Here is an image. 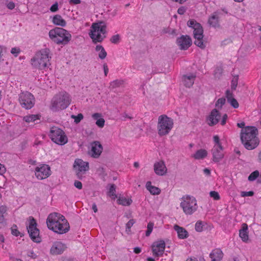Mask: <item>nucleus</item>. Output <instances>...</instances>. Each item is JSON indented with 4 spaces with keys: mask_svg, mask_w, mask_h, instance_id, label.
Returning a JSON list of instances; mask_svg holds the SVG:
<instances>
[{
    "mask_svg": "<svg viewBox=\"0 0 261 261\" xmlns=\"http://www.w3.org/2000/svg\"><path fill=\"white\" fill-rule=\"evenodd\" d=\"M47 227L59 234H63L69 230V224L62 215L53 213L50 214L46 220Z\"/></svg>",
    "mask_w": 261,
    "mask_h": 261,
    "instance_id": "nucleus-1",
    "label": "nucleus"
},
{
    "mask_svg": "<svg viewBox=\"0 0 261 261\" xmlns=\"http://www.w3.org/2000/svg\"><path fill=\"white\" fill-rule=\"evenodd\" d=\"M257 129L254 126H246L242 129L241 140L244 147L248 150H252L257 147L259 140L257 137Z\"/></svg>",
    "mask_w": 261,
    "mask_h": 261,
    "instance_id": "nucleus-2",
    "label": "nucleus"
},
{
    "mask_svg": "<svg viewBox=\"0 0 261 261\" xmlns=\"http://www.w3.org/2000/svg\"><path fill=\"white\" fill-rule=\"evenodd\" d=\"M51 56L52 54L49 48H43L36 52L31 59V64L33 67L40 70L48 68L51 64L50 60Z\"/></svg>",
    "mask_w": 261,
    "mask_h": 261,
    "instance_id": "nucleus-3",
    "label": "nucleus"
},
{
    "mask_svg": "<svg viewBox=\"0 0 261 261\" xmlns=\"http://www.w3.org/2000/svg\"><path fill=\"white\" fill-rule=\"evenodd\" d=\"M71 98L65 91H62L55 95L51 99L50 109L57 112L66 109L70 104Z\"/></svg>",
    "mask_w": 261,
    "mask_h": 261,
    "instance_id": "nucleus-4",
    "label": "nucleus"
},
{
    "mask_svg": "<svg viewBox=\"0 0 261 261\" xmlns=\"http://www.w3.org/2000/svg\"><path fill=\"white\" fill-rule=\"evenodd\" d=\"M49 37L57 44H67L71 40V34L66 30L61 28H56L49 32Z\"/></svg>",
    "mask_w": 261,
    "mask_h": 261,
    "instance_id": "nucleus-5",
    "label": "nucleus"
},
{
    "mask_svg": "<svg viewBox=\"0 0 261 261\" xmlns=\"http://www.w3.org/2000/svg\"><path fill=\"white\" fill-rule=\"evenodd\" d=\"M106 25L103 22L94 23L91 26L89 36L94 43L101 42L106 38Z\"/></svg>",
    "mask_w": 261,
    "mask_h": 261,
    "instance_id": "nucleus-6",
    "label": "nucleus"
},
{
    "mask_svg": "<svg viewBox=\"0 0 261 261\" xmlns=\"http://www.w3.org/2000/svg\"><path fill=\"white\" fill-rule=\"evenodd\" d=\"M173 120L166 115H162L158 118V133L160 136L168 135L173 127Z\"/></svg>",
    "mask_w": 261,
    "mask_h": 261,
    "instance_id": "nucleus-7",
    "label": "nucleus"
},
{
    "mask_svg": "<svg viewBox=\"0 0 261 261\" xmlns=\"http://www.w3.org/2000/svg\"><path fill=\"white\" fill-rule=\"evenodd\" d=\"M180 206L186 215L193 214L198 208L196 199L194 197L189 195L182 197Z\"/></svg>",
    "mask_w": 261,
    "mask_h": 261,
    "instance_id": "nucleus-8",
    "label": "nucleus"
},
{
    "mask_svg": "<svg viewBox=\"0 0 261 261\" xmlns=\"http://www.w3.org/2000/svg\"><path fill=\"white\" fill-rule=\"evenodd\" d=\"M213 140L214 145L211 150L212 160L215 163H218L221 161L224 156L223 147L218 135L214 136Z\"/></svg>",
    "mask_w": 261,
    "mask_h": 261,
    "instance_id": "nucleus-9",
    "label": "nucleus"
},
{
    "mask_svg": "<svg viewBox=\"0 0 261 261\" xmlns=\"http://www.w3.org/2000/svg\"><path fill=\"white\" fill-rule=\"evenodd\" d=\"M49 136L54 142L59 145H64L68 141L67 137L64 131L56 126L51 127Z\"/></svg>",
    "mask_w": 261,
    "mask_h": 261,
    "instance_id": "nucleus-10",
    "label": "nucleus"
},
{
    "mask_svg": "<svg viewBox=\"0 0 261 261\" xmlns=\"http://www.w3.org/2000/svg\"><path fill=\"white\" fill-rule=\"evenodd\" d=\"M27 229L30 238L34 242L40 243L41 241L39 230L37 228L36 221L33 217H29V224L27 225Z\"/></svg>",
    "mask_w": 261,
    "mask_h": 261,
    "instance_id": "nucleus-11",
    "label": "nucleus"
},
{
    "mask_svg": "<svg viewBox=\"0 0 261 261\" xmlns=\"http://www.w3.org/2000/svg\"><path fill=\"white\" fill-rule=\"evenodd\" d=\"M73 168L77 177L82 179L83 175L89 169V163L84 162L82 159H76L74 161Z\"/></svg>",
    "mask_w": 261,
    "mask_h": 261,
    "instance_id": "nucleus-12",
    "label": "nucleus"
},
{
    "mask_svg": "<svg viewBox=\"0 0 261 261\" xmlns=\"http://www.w3.org/2000/svg\"><path fill=\"white\" fill-rule=\"evenodd\" d=\"M19 100L21 106L25 109H31L35 101L34 96L29 92L21 93L19 94Z\"/></svg>",
    "mask_w": 261,
    "mask_h": 261,
    "instance_id": "nucleus-13",
    "label": "nucleus"
},
{
    "mask_svg": "<svg viewBox=\"0 0 261 261\" xmlns=\"http://www.w3.org/2000/svg\"><path fill=\"white\" fill-rule=\"evenodd\" d=\"M35 175L38 179L47 178L51 174L50 167L46 164H41L35 168Z\"/></svg>",
    "mask_w": 261,
    "mask_h": 261,
    "instance_id": "nucleus-14",
    "label": "nucleus"
},
{
    "mask_svg": "<svg viewBox=\"0 0 261 261\" xmlns=\"http://www.w3.org/2000/svg\"><path fill=\"white\" fill-rule=\"evenodd\" d=\"M222 12L225 14H227V11L223 9L221 10H217L212 14L210 16L208 23L212 27L215 28H219L220 27L219 21L220 18L222 15Z\"/></svg>",
    "mask_w": 261,
    "mask_h": 261,
    "instance_id": "nucleus-15",
    "label": "nucleus"
},
{
    "mask_svg": "<svg viewBox=\"0 0 261 261\" xmlns=\"http://www.w3.org/2000/svg\"><path fill=\"white\" fill-rule=\"evenodd\" d=\"M165 243L163 240L154 242L151 246L153 256L158 257L162 256L165 251Z\"/></svg>",
    "mask_w": 261,
    "mask_h": 261,
    "instance_id": "nucleus-16",
    "label": "nucleus"
},
{
    "mask_svg": "<svg viewBox=\"0 0 261 261\" xmlns=\"http://www.w3.org/2000/svg\"><path fill=\"white\" fill-rule=\"evenodd\" d=\"M66 245L60 241L55 242L50 249V253L53 255L62 254L66 249Z\"/></svg>",
    "mask_w": 261,
    "mask_h": 261,
    "instance_id": "nucleus-17",
    "label": "nucleus"
},
{
    "mask_svg": "<svg viewBox=\"0 0 261 261\" xmlns=\"http://www.w3.org/2000/svg\"><path fill=\"white\" fill-rule=\"evenodd\" d=\"M176 43L180 49H187L192 44L191 38L188 35H182L176 40Z\"/></svg>",
    "mask_w": 261,
    "mask_h": 261,
    "instance_id": "nucleus-18",
    "label": "nucleus"
},
{
    "mask_svg": "<svg viewBox=\"0 0 261 261\" xmlns=\"http://www.w3.org/2000/svg\"><path fill=\"white\" fill-rule=\"evenodd\" d=\"M91 149L89 154L94 158H98L102 151V146L98 141H94L91 144Z\"/></svg>",
    "mask_w": 261,
    "mask_h": 261,
    "instance_id": "nucleus-19",
    "label": "nucleus"
},
{
    "mask_svg": "<svg viewBox=\"0 0 261 261\" xmlns=\"http://www.w3.org/2000/svg\"><path fill=\"white\" fill-rule=\"evenodd\" d=\"M221 118L219 112L216 109H213L207 118V124L210 126H213L218 123Z\"/></svg>",
    "mask_w": 261,
    "mask_h": 261,
    "instance_id": "nucleus-20",
    "label": "nucleus"
},
{
    "mask_svg": "<svg viewBox=\"0 0 261 261\" xmlns=\"http://www.w3.org/2000/svg\"><path fill=\"white\" fill-rule=\"evenodd\" d=\"M153 169L155 173L160 176L165 175L167 171L165 164L163 161L155 163Z\"/></svg>",
    "mask_w": 261,
    "mask_h": 261,
    "instance_id": "nucleus-21",
    "label": "nucleus"
},
{
    "mask_svg": "<svg viewBox=\"0 0 261 261\" xmlns=\"http://www.w3.org/2000/svg\"><path fill=\"white\" fill-rule=\"evenodd\" d=\"M239 236L244 242H247L248 240V228L246 223L242 224L241 229L239 230Z\"/></svg>",
    "mask_w": 261,
    "mask_h": 261,
    "instance_id": "nucleus-22",
    "label": "nucleus"
},
{
    "mask_svg": "<svg viewBox=\"0 0 261 261\" xmlns=\"http://www.w3.org/2000/svg\"><path fill=\"white\" fill-rule=\"evenodd\" d=\"M195 77L196 75L192 73L183 75L182 80L184 84L187 87H191L194 83Z\"/></svg>",
    "mask_w": 261,
    "mask_h": 261,
    "instance_id": "nucleus-23",
    "label": "nucleus"
},
{
    "mask_svg": "<svg viewBox=\"0 0 261 261\" xmlns=\"http://www.w3.org/2000/svg\"><path fill=\"white\" fill-rule=\"evenodd\" d=\"M174 229L176 231L178 237L180 239H185L189 237V233L184 227H180L177 225L174 226Z\"/></svg>",
    "mask_w": 261,
    "mask_h": 261,
    "instance_id": "nucleus-24",
    "label": "nucleus"
},
{
    "mask_svg": "<svg viewBox=\"0 0 261 261\" xmlns=\"http://www.w3.org/2000/svg\"><path fill=\"white\" fill-rule=\"evenodd\" d=\"M225 94L227 101L230 105L234 109L238 108L239 105L237 100L233 97L232 93L230 90H227L226 91Z\"/></svg>",
    "mask_w": 261,
    "mask_h": 261,
    "instance_id": "nucleus-25",
    "label": "nucleus"
},
{
    "mask_svg": "<svg viewBox=\"0 0 261 261\" xmlns=\"http://www.w3.org/2000/svg\"><path fill=\"white\" fill-rule=\"evenodd\" d=\"M223 256L222 251L220 249L213 250L210 254L212 261H220Z\"/></svg>",
    "mask_w": 261,
    "mask_h": 261,
    "instance_id": "nucleus-26",
    "label": "nucleus"
},
{
    "mask_svg": "<svg viewBox=\"0 0 261 261\" xmlns=\"http://www.w3.org/2000/svg\"><path fill=\"white\" fill-rule=\"evenodd\" d=\"M53 22L57 25L61 27H65L66 24V21L63 19L62 16L60 15H56L53 19Z\"/></svg>",
    "mask_w": 261,
    "mask_h": 261,
    "instance_id": "nucleus-27",
    "label": "nucleus"
},
{
    "mask_svg": "<svg viewBox=\"0 0 261 261\" xmlns=\"http://www.w3.org/2000/svg\"><path fill=\"white\" fill-rule=\"evenodd\" d=\"M146 187L152 195H159L161 192L160 189L158 187L152 186L150 181L146 182Z\"/></svg>",
    "mask_w": 261,
    "mask_h": 261,
    "instance_id": "nucleus-28",
    "label": "nucleus"
},
{
    "mask_svg": "<svg viewBox=\"0 0 261 261\" xmlns=\"http://www.w3.org/2000/svg\"><path fill=\"white\" fill-rule=\"evenodd\" d=\"M207 155V152L206 150L201 149L198 150L195 154L192 155L196 160L203 159L205 158Z\"/></svg>",
    "mask_w": 261,
    "mask_h": 261,
    "instance_id": "nucleus-29",
    "label": "nucleus"
},
{
    "mask_svg": "<svg viewBox=\"0 0 261 261\" xmlns=\"http://www.w3.org/2000/svg\"><path fill=\"white\" fill-rule=\"evenodd\" d=\"M40 116L39 115H29L24 116L23 120L27 123L34 122L37 120H40Z\"/></svg>",
    "mask_w": 261,
    "mask_h": 261,
    "instance_id": "nucleus-30",
    "label": "nucleus"
},
{
    "mask_svg": "<svg viewBox=\"0 0 261 261\" xmlns=\"http://www.w3.org/2000/svg\"><path fill=\"white\" fill-rule=\"evenodd\" d=\"M95 50L96 51H99L98 57L100 59L103 60L107 57V53L102 46L100 45H96Z\"/></svg>",
    "mask_w": 261,
    "mask_h": 261,
    "instance_id": "nucleus-31",
    "label": "nucleus"
},
{
    "mask_svg": "<svg viewBox=\"0 0 261 261\" xmlns=\"http://www.w3.org/2000/svg\"><path fill=\"white\" fill-rule=\"evenodd\" d=\"M203 32L201 25L200 24L197 25L196 28H195L193 31L194 38L199 39L200 37H203Z\"/></svg>",
    "mask_w": 261,
    "mask_h": 261,
    "instance_id": "nucleus-32",
    "label": "nucleus"
},
{
    "mask_svg": "<svg viewBox=\"0 0 261 261\" xmlns=\"http://www.w3.org/2000/svg\"><path fill=\"white\" fill-rule=\"evenodd\" d=\"M7 207L5 205L0 206V223L5 222V217L7 215Z\"/></svg>",
    "mask_w": 261,
    "mask_h": 261,
    "instance_id": "nucleus-33",
    "label": "nucleus"
},
{
    "mask_svg": "<svg viewBox=\"0 0 261 261\" xmlns=\"http://www.w3.org/2000/svg\"><path fill=\"white\" fill-rule=\"evenodd\" d=\"M116 188V186L114 184H111L110 185V188L108 191V195L114 199L117 198L115 194Z\"/></svg>",
    "mask_w": 261,
    "mask_h": 261,
    "instance_id": "nucleus-34",
    "label": "nucleus"
},
{
    "mask_svg": "<svg viewBox=\"0 0 261 261\" xmlns=\"http://www.w3.org/2000/svg\"><path fill=\"white\" fill-rule=\"evenodd\" d=\"M124 83V82L123 80H116L111 82L110 87L114 89L120 87L121 86L123 85Z\"/></svg>",
    "mask_w": 261,
    "mask_h": 261,
    "instance_id": "nucleus-35",
    "label": "nucleus"
},
{
    "mask_svg": "<svg viewBox=\"0 0 261 261\" xmlns=\"http://www.w3.org/2000/svg\"><path fill=\"white\" fill-rule=\"evenodd\" d=\"M118 203L122 205H129L132 203V200L126 199L125 197H119L117 200Z\"/></svg>",
    "mask_w": 261,
    "mask_h": 261,
    "instance_id": "nucleus-36",
    "label": "nucleus"
},
{
    "mask_svg": "<svg viewBox=\"0 0 261 261\" xmlns=\"http://www.w3.org/2000/svg\"><path fill=\"white\" fill-rule=\"evenodd\" d=\"M259 175V172L258 170H255L252 172L248 176V179L250 181L255 180Z\"/></svg>",
    "mask_w": 261,
    "mask_h": 261,
    "instance_id": "nucleus-37",
    "label": "nucleus"
},
{
    "mask_svg": "<svg viewBox=\"0 0 261 261\" xmlns=\"http://www.w3.org/2000/svg\"><path fill=\"white\" fill-rule=\"evenodd\" d=\"M195 40L194 41V43L196 45L200 47L202 49L205 48V45L203 42V37H200L199 39L195 38Z\"/></svg>",
    "mask_w": 261,
    "mask_h": 261,
    "instance_id": "nucleus-38",
    "label": "nucleus"
},
{
    "mask_svg": "<svg viewBox=\"0 0 261 261\" xmlns=\"http://www.w3.org/2000/svg\"><path fill=\"white\" fill-rule=\"evenodd\" d=\"M239 77L238 76H234L231 82V88L232 91H234L236 89V88L238 85Z\"/></svg>",
    "mask_w": 261,
    "mask_h": 261,
    "instance_id": "nucleus-39",
    "label": "nucleus"
},
{
    "mask_svg": "<svg viewBox=\"0 0 261 261\" xmlns=\"http://www.w3.org/2000/svg\"><path fill=\"white\" fill-rule=\"evenodd\" d=\"M226 101L225 98H219L216 102L215 106L218 109H221L222 106L225 104Z\"/></svg>",
    "mask_w": 261,
    "mask_h": 261,
    "instance_id": "nucleus-40",
    "label": "nucleus"
},
{
    "mask_svg": "<svg viewBox=\"0 0 261 261\" xmlns=\"http://www.w3.org/2000/svg\"><path fill=\"white\" fill-rule=\"evenodd\" d=\"M203 224L201 221H197L195 225V230L197 232H201L203 230Z\"/></svg>",
    "mask_w": 261,
    "mask_h": 261,
    "instance_id": "nucleus-41",
    "label": "nucleus"
},
{
    "mask_svg": "<svg viewBox=\"0 0 261 261\" xmlns=\"http://www.w3.org/2000/svg\"><path fill=\"white\" fill-rule=\"evenodd\" d=\"M135 223V220L134 219H130L126 224V232L129 234L130 232V228Z\"/></svg>",
    "mask_w": 261,
    "mask_h": 261,
    "instance_id": "nucleus-42",
    "label": "nucleus"
},
{
    "mask_svg": "<svg viewBox=\"0 0 261 261\" xmlns=\"http://www.w3.org/2000/svg\"><path fill=\"white\" fill-rule=\"evenodd\" d=\"M223 72V69L221 67H217L214 71V75L216 77L219 78Z\"/></svg>",
    "mask_w": 261,
    "mask_h": 261,
    "instance_id": "nucleus-43",
    "label": "nucleus"
},
{
    "mask_svg": "<svg viewBox=\"0 0 261 261\" xmlns=\"http://www.w3.org/2000/svg\"><path fill=\"white\" fill-rule=\"evenodd\" d=\"M120 39V35L119 34H116L112 36L110 39V41L112 43L117 44L119 42Z\"/></svg>",
    "mask_w": 261,
    "mask_h": 261,
    "instance_id": "nucleus-44",
    "label": "nucleus"
},
{
    "mask_svg": "<svg viewBox=\"0 0 261 261\" xmlns=\"http://www.w3.org/2000/svg\"><path fill=\"white\" fill-rule=\"evenodd\" d=\"M83 115L82 114L80 113L77 116L75 115H72L71 118L74 119V122L75 123H79L83 119Z\"/></svg>",
    "mask_w": 261,
    "mask_h": 261,
    "instance_id": "nucleus-45",
    "label": "nucleus"
},
{
    "mask_svg": "<svg viewBox=\"0 0 261 261\" xmlns=\"http://www.w3.org/2000/svg\"><path fill=\"white\" fill-rule=\"evenodd\" d=\"M200 24L199 23H197L195 20H190L187 22V25L191 28H192L194 30H195V28H196L197 25H200Z\"/></svg>",
    "mask_w": 261,
    "mask_h": 261,
    "instance_id": "nucleus-46",
    "label": "nucleus"
},
{
    "mask_svg": "<svg viewBox=\"0 0 261 261\" xmlns=\"http://www.w3.org/2000/svg\"><path fill=\"white\" fill-rule=\"evenodd\" d=\"M211 197L213 198L214 200H219L220 197L219 193L216 191H211L210 193Z\"/></svg>",
    "mask_w": 261,
    "mask_h": 261,
    "instance_id": "nucleus-47",
    "label": "nucleus"
},
{
    "mask_svg": "<svg viewBox=\"0 0 261 261\" xmlns=\"http://www.w3.org/2000/svg\"><path fill=\"white\" fill-rule=\"evenodd\" d=\"M153 227V224L152 223L149 222L147 225V229L146 231V236H149L151 233Z\"/></svg>",
    "mask_w": 261,
    "mask_h": 261,
    "instance_id": "nucleus-48",
    "label": "nucleus"
},
{
    "mask_svg": "<svg viewBox=\"0 0 261 261\" xmlns=\"http://www.w3.org/2000/svg\"><path fill=\"white\" fill-rule=\"evenodd\" d=\"M105 120L103 118H100L97 120L96 124L99 127L102 128L105 125Z\"/></svg>",
    "mask_w": 261,
    "mask_h": 261,
    "instance_id": "nucleus-49",
    "label": "nucleus"
},
{
    "mask_svg": "<svg viewBox=\"0 0 261 261\" xmlns=\"http://www.w3.org/2000/svg\"><path fill=\"white\" fill-rule=\"evenodd\" d=\"M187 261H205L203 257L200 256L198 257H192L187 258Z\"/></svg>",
    "mask_w": 261,
    "mask_h": 261,
    "instance_id": "nucleus-50",
    "label": "nucleus"
},
{
    "mask_svg": "<svg viewBox=\"0 0 261 261\" xmlns=\"http://www.w3.org/2000/svg\"><path fill=\"white\" fill-rule=\"evenodd\" d=\"M16 227V225H14L11 228V232L12 234L15 236H18L19 234V232L17 229Z\"/></svg>",
    "mask_w": 261,
    "mask_h": 261,
    "instance_id": "nucleus-51",
    "label": "nucleus"
},
{
    "mask_svg": "<svg viewBox=\"0 0 261 261\" xmlns=\"http://www.w3.org/2000/svg\"><path fill=\"white\" fill-rule=\"evenodd\" d=\"M254 195V192L253 191H249V192H242L241 196L242 197H246V196H252Z\"/></svg>",
    "mask_w": 261,
    "mask_h": 261,
    "instance_id": "nucleus-52",
    "label": "nucleus"
},
{
    "mask_svg": "<svg viewBox=\"0 0 261 261\" xmlns=\"http://www.w3.org/2000/svg\"><path fill=\"white\" fill-rule=\"evenodd\" d=\"M58 10V4L57 3H56L54 4H53L50 8V10L53 12H56Z\"/></svg>",
    "mask_w": 261,
    "mask_h": 261,
    "instance_id": "nucleus-53",
    "label": "nucleus"
},
{
    "mask_svg": "<svg viewBox=\"0 0 261 261\" xmlns=\"http://www.w3.org/2000/svg\"><path fill=\"white\" fill-rule=\"evenodd\" d=\"M11 54L15 55V56H17L20 53V49L18 48L14 47L11 49Z\"/></svg>",
    "mask_w": 261,
    "mask_h": 261,
    "instance_id": "nucleus-54",
    "label": "nucleus"
},
{
    "mask_svg": "<svg viewBox=\"0 0 261 261\" xmlns=\"http://www.w3.org/2000/svg\"><path fill=\"white\" fill-rule=\"evenodd\" d=\"M74 185L78 189L81 190L82 189V187H83L82 184L80 181H78V180L75 181L74 183Z\"/></svg>",
    "mask_w": 261,
    "mask_h": 261,
    "instance_id": "nucleus-55",
    "label": "nucleus"
},
{
    "mask_svg": "<svg viewBox=\"0 0 261 261\" xmlns=\"http://www.w3.org/2000/svg\"><path fill=\"white\" fill-rule=\"evenodd\" d=\"M227 119V114H224L222 116V119L221 121V124L222 125H224L225 124Z\"/></svg>",
    "mask_w": 261,
    "mask_h": 261,
    "instance_id": "nucleus-56",
    "label": "nucleus"
},
{
    "mask_svg": "<svg viewBox=\"0 0 261 261\" xmlns=\"http://www.w3.org/2000/svg\"><path fill=\"white\" fill-rule=\"evenodd\" d=\"M15 5L12 2H10L7 4V7L9 9L13 10L15 8Z\"/></svg>",
    "mask_w": 261,
    "mask_h": 261,
    "instance_id": "nucleus-57",
    "label": "nucleus"
},
{
    "mask_svg": "<svg viewBox=\"0 0 261 261\" xmlns=\"http://www.w3.org/2000/svg\"><path fill=\"white\" fill-rule=\"evenodd\" d=\"M186 12V8L184 7H181L178 9L177 12L180 15L184 14Z\"/></svg>",
    "mask_w": 261,
    "mask_h": 261,
    "instance_id": "nucleus-58",
    "label": "nucleus"
},
{
    "mask_svg": "<svg viewBox=\"0 0 261 261\" xmlns=\"http://www.w3.org/2000/svg\"><path fill=\"white\" fill-rule=\"evenodd\" d=\"M28 255L32 258H36L37 257V255L32 251H30L28 252Z\"/></svg>",
    "mask_w": 261,
    "mask_h": 261,
    "instance_id": "nucleus-59",
    "label": "nucleus"
},
{
    "mask_svg": "<svg viewBox=\"0 0 261 261\" xmlns=\"http://www.w3.org/2000/svg\"><path fill=\"white\" fill-rule=\"evenodd\" d=\"M103 70H104L105 75V76H107L108 74V73L109 72V68H108V66L106 63H105L103 65Z\"/></svg>",
    "mask_w": 261,
    "mask_h": 261,
    "instance_id": "nucleus-60",
    "label": "nucleus"
},
{
    "mask_svg": "<svg viewBox=\"0 0 261 261\" xmlns=\"http://www.w3.org/2000/svg\"><path fill=\"white\" fill-rule=\"evenodd\" d=\"M101 117V114L100 113H96L92 115V117L93 119L95 120H97Z\"/></svg>",
    "mask_w": 261,
    "mask_h": 261,
    "instance_id": "nucleus-61",
    "label": "nucleus"
},
{
    "mask_svg": "<svg viewBox=\"0 0 261 261\" xmlns=\"http://www.w3.org/2000/svg\"><path fill=\"white\" fill-rule=\"evenodd\" d=\"M69 3L71 4H79L81 3V0H70Z\"/></svg>",
    "mask_w": 261,
    "mask_h": 261,
    "instance_id": "nucleus-62",
    "label": "nucleus"
},
{
    "mask_svg": "<svg viewBox=\"0 0 261 261\" xmlns=\"http://www.w3.org/2000/svg\"><path fill=\"white\" fill-rule=\"evenodd\" d=\"M134 252L136 254H139L141 252V249L138 247H135L134 249Z\"/></svg>",
    "mask_w": 261,
    "mask_h": 261,
    "instance_id": "nucleus-63",
    "label": "nucleus"
},
{
    "mask_svg": "<svg viewBox=\"0 0 261 261\" xmlns=\"http://www.w3.org/2000/svg\"><path fill=\"white\" fill-rule=\"evenodd\" d=\"M245 123L244 122H242L241 123H238L237 124V126L240 127V128H242V129H244L245 127Z\"/></svg>",
    "mask_w": 261,
    "mask_h": 261,
    "instance_id": "nucleus-64",
    "label": "nucleus"
}]
</instances>
